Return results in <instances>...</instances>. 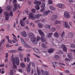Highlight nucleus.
<instances>
[{
    "label": "nucleus",
    "instance_id": "nucleus-1",
    "mask_svg": "<svg viewBox=\"0 0 75 75\" xmlns=\"http://www.w3.org/2000/svg\"><path fill=\"white\" fill-rule=\"evenodd\" d=\"M12 61L13 62L12 64L13 65V67L15 69H17V66L16 65V64L17 65H18L20 64V60L19 58L18 57H15V58L12 57Z\"/></svg>",
    "mask_w": 75,
    "mask_h": 75
},
{
    "label": "nucleus",
    "instance_id": "nucleus-2",
    "mask_svg": "<svg viewBox=\"0 0 75 75\" xmlns=\"http://www.w3.org/2000/svg\"><path fill=\"white\" fill-rule=\"evenodd\" d=\"M40 16V17H41V16H42V15L37 14L34 16L33 14V13H30L29 15V17L30 18H31L32 20H34L35 18H39Z\"/></svg>",
    "mask_w": 75,
    "mask_h": 75
},
{
    "label": "nucleus",
    "instance_id": "nucleus-3",
    "mask_svg": "<svg viewBox=\"0 0 75 75\" xmlns=\"http://www.w3.org/2000/svg\"><path fill=\"white\" fill-rule=\"evenodd\" d=\"M59 48H62L64 51H65V52H67V47L65 46L64 45H59Z\"/></svg>",
    "mask_w": 75,
    "mask_h": 75
},
{
    "label": "nucleus",
    "instance_id": "nucleus-4",
    "mask_svg": "<svg viewBox=\"0 0 75 75\" xmlns=\"http://www.w3.org/2000/svg\"><path fill=\"white\" fill-rule=\"evenodd\" d=\"M57 7H58L60 8L63 9L65 8V5L62 4H57Z\"/></svg>",
    "mask_w": 75,
    "mask_h": 75
},
{
    "label": "nucleus",
    "instance_id": "nucleus-5",
    "mask_svg": "<svg viewBox=\"0 0 75 75\" xmlns=\"http://www.w3.org/2000/svg\"><path fill=\"white\" fill-rule=\"evenodd\" d=\"M64 17L67 18H69L70 17V15L68 12L65 11L64 13Z\"/></svg>",
    "mask_w": 75,
    "mask_h": 75
},
{
    "label": "nucleus",
    "instance_id": "nucleus-6",
    "mask_svg": "<svg viewBox=\"0 0 75 75\" xmlns=\"http://www.w3.org/2000/svg\"><path fill=\"white\" fill-rule=\"evenodd\" d=\"M22 36L24 38H25L27 35V33L25 31H23L21 33Z\"/></svg>",
    "mask_w": 75,
    "mask_h": 75
},
{
    "label": "nucleus",
    "instance_id": "nucleus-7",
    "mask_svg": "<svg viewBox=\"0 0 75 75\" xmlns=\"http://www.w3.org/2000/svg\"><path fill=\"white\" fill-rule=\"evenodd\" d=\"M31 64V62H30L29 64L27 65L26 67L27 71L28 72H30V64Z\"/></svg>",
    "mask_w": 75,
    "mask_h": 75
},
{
    "label": "nucleus",
    "instance_id": "nucleus-8",
    "mask_svg": "<svg viewBox=\"0 0 75 75\" xmlns=\"http://www.w3.org/2000/svg\"><path fill=\"white\" fill-rule=\"evenodd\" d=\"M20 23L22 27H23L25 25V23L23 21V19H21L20 21Z\"/></svg>",
    "mask_w": 75,
    "mask_h": 75
},
{
    "label": "nucleus",
    "instance_id": "nucleus-9",
    "mask_svg": "<svg viewBox=\"0 0 75 75\" xmlns=\"http://www.w3.org/2000/svg\"><path fill=\"white\" fill-rule=\"evenodd\" d=\"M38 32L40 34V35L41 36H43V37H44L45 36V35H44V33L42 31V30H38Z\"/></svg>",
    "mask_w": 75,
    "mask_h": 75
},
{
    "label": "nucleus",
    "instance_id": "nucleus-10",
    "mask_svg": "<svg viewBox=\"0 0 75 75\" xmlns=\"http://www.w3.org/2000/svg\"><path fill=\"white\" fill-rule=\"evenodd\" d=\"M57 18H58V16L57 15H54L51 19V20H53V21H54V20H55V19H57Z\"/></svg>",
    "mask_w": 75,
    "mask_h": 75
},
{
    "label": "nucleus",
    "instance_id": "nucleus-11",
    "mask_svg": "<svg viewBox=\"0 0 75 75\" xmlns=\"http://www.w3.org/2000/svg\"><path fill=\"white\" fill-rule=\"evenodd\" d=\"M54 49L52 48H50L48 50V52H49V53H50V54H51V53H52V52H54Z\"/></svg>",
    "mask_w": 75,
    "mask_h": 75
},
{
    "label": "nucleus",
    "instance_id": "nucleus-12",
    "mask_svg": "<svg viewBox=\"0 0 75 75\" xmlns=\"http://www.w3.org/2000/svg\"><path fill=\"white\" fill-rule=\"evenodd\" d=\"M37 72L38 75H40L41 74V72L40 71V70L38 67H37Z\"/></svg>",
    "mask_w": 75,
    "mask_h": 75
},
{
    "label": "nucleus",
    "instance_id": "nucleus-13",
    "mask_svg": "<svg viewBox=\"0 0 75 75\" xmlns=\"http://www.w3.org/2000/svg\"><path fill=\"white\" fill-rule=\"evenodd\" d=\"M61 21H58L56 20L54 21V25H56L58 24H61Z\"/></svg>",
    "mask_w": 75,
    "mask_h": 75
},
{
    "label": "nucleus",
    "instance_id": "nucleus-14",
    "mask_svg": "<svg viewBox=\"0 0 75 75\" xmlns=\"http://www.w3.org/2000/svg\"><path fill=\"white\" fill-rule=\"evenodd\" d=\"M21 41L22 44L25 45H27V44H26L25 42V41H24L23 39V38H21Z\"/></svg>",
    "mask_w": 75,
    "mask_h": 75
},
{
    "label": "nucleus",
    "instance_id": "nucleus-15",
    "mask_svg": "<svg viewBox=\"0 0 75 75\" xmlns=\"http://www.w3.org/2000/svg\"><path fill=\"white\" fill-rule=\"evenodd\" d=\"M36 40L37 38H36L34 37L31 38V41L33 42H36Z\"/></svg>",
    "mask_w": 75,
    "mask_h": 75
},
{
    "label": "nucleus",
    "instance_id": "nucleus-16",
    "mask_svg": "<svg viewBox=\"0 0 75 75\" xmlns=\"http://www.w3.org/2000/svg\"><path fill=\"white\" fill-rule=\"evenodd\" d=\"M65 27L66 28H70V26H69V25H68L67 22H65Z\"/></svg>",
    "mask_w": 75,
    "mask_h": 75
},
{
    "label": "nucleus",
    "instance_id": "nucleus-17",
    "mask_svg": "<svg viewBox=\"0 0 75 75\" xmlns=\"http://www.w3.org/2000/svg\"><path fill=\"white\" fill-rule=\"evenodd\" d=\"M11 8L10 6H8L6 7V10H7V11H11Z\"/></svg>",
    "mask_w": 75,
    "mask_h": 75
},
{
    "label": "nucleus",
    "instance_id": "nucleus-18",
    "mask_svg": "<svg viewBox=\"0 0 75 75\" xmlns=\"http://www.w3.org/2000/svg\"><path fill=\"white\" fill-rule=\"evenodd\" d=\"M29 38H32V37H34V34H33V33H29L28 35Z\"/></svg>",
    "mask_w": 75,
    "mask_h": 75
},
{
    "label": "nucleus",
    "instance_id": "nucleus-19",
    "mask_svg": "<svg viewBox=\"0 0 75 75\" xmlns=\"http://www.w3.org/2000/svg\"><path fill=\"white\" fill-rule=\"evenodd\" d=\"M35 4H41V2L40 1H38L37 0L35 1Z\"/></svg>",
    "mask_w": 75,
    "mask_h": 75
},
{
    "label": "nucleus",
    "instance_id": "nucleus-20",
    "mask_svg": "<svg viewBox=\"0 0 75 75\" xmlns=\"http://www.w3.org/2000/svg\"><path fill=\"white\" fill-rule=\"evenodd\" d=\"M14 8H13L12 10L13 11H15L16 10V9L17 8V5L16 4H15V5H14Z\"/></svg>",
    "mask_w": 75,
    "mask_h": 75
},
{
    "label": "nucleus",
    "instance_id": "nucleus-21",
    "mask_svg": "<svg viewBox=\"0 0 75 75\" xmlns=\"http://www.w3.org/2000/svg\"><path fill=\"white\" fill-rule=\"evenodd\" d=\"M52 34H53V33H48L47 34V36L48 38H50V37L52 36Z\"/></svg>",
    "mask_w": 75,
    "mask_h": 75
},
{
    "label": "nucleus",
    "instance_id": "nucleus-22",
    "mask_svg": "<svg viewBox=\"0 0 75 75\" xmlns=\"http://www.w3.org/2000/svg\"><path fill=\"white\" fill-rule=\"evenodd\" d=\"M42 38L41 39V41H42V42H45V38H44V37L43 36H42Z\"/></svg>",
    "mask_w": 75,
    "mask_h": 75
},
{
    "label": "nucleus",
    "instance_id": "nucleus-23",
    "mask_svg": "<svg viewBox=\"0 0 75 75\" xmlns=\"http://www.w3.org/2000/svg\"><path fill=\"white\" fill-rule=\"evenodd\" d=\"M45 28H47V29H48L49 30H50V29H51V25H46Z\"/></svg>",
    "mask_w": 75,
    "mask_h": 75
},
{
    "label": "nucleus",
    "instance_id": "nucleus-24",
    "mask_svg": "<svg viewBox=\"0 0 75 75\" xmlns=\"http://www.w3.org/2000/svg\"><path fill=\"white\" fill-rule=\"evenodd\" d=\"M50 12V11H45L43 13L44 14V15H47V14H49V13Z\"/></svg>",
    "mask_w": 75,
    "mask_h": 75
},
{
    "label": "nucleus",
    "instance_id": "nucleus-25",
    "mask_svg": "<svg viewBox=\"0 0 75 75\" xmlns=\"http://www.w3.org/2000/svg\"><path fill=\"white\" fill-rule=\"evenodd\" d=\"M73 35H73V33H69L68 36H69L70 38H72Z\"/></svg>",
    "mask_w": 75,
    "mask_h": 75
},
{
    "label": "nucleus",
    "instance_id": "nucleus-26",
    "mask_svg": "<svg viewBox=\"0 0 75 75\" xmlns=\"http://www.w3.org/2000/svg\"><path fill=\"white\" fill-rule=\"evenodd\" d=\"M45 3H43L41 6V7H42L43 8H45Z\"/></svg>",
    "mask_w": 75,
    "mask_h": 75
},
{
    "label": "nucleus",
    "instance_id": "nucleus-27",
    "mask_svg": "<svg viewBox=\"0 0 75 75\" xmlns=\"http://www.w3.org/2000/svg\"><path fill=\"white\" fill-rule=\"evenodd\" d=\"M50 9L52 11H54L55 10V8L53 6H50Z\"/></svg>",
    "mask_w": 75,
    "mask_h": 75
},
{
    "label": "nucleus",
    "instance_id": "nucleus-28",
    "mask_svg": "<svg viewBox=\"0 0 75 75\" xmlns=\"http://www.w3.org/2000/svg\"><path fill=\"white\" fill-rule=\"evenodd\" d=\"M35 8L37 10H38L40 9V6L38 5H37L35 6Z\"/></svg>",
    "mask_w": 75,
    "mask_h": 75
},
{
    "label": "nucleus",
    "instance_id": "nucleus-29",
    "mask_svg": "<svg viewBox=\"0 0 75 75\" xmlns=\"http://www.w3.org/2000/svg\"><path fill=\"white\" fill-rule=\"evenodd\" d=\"M54 35L56 37H59V35H58V33L57 32H55L54 34Z\"/></svg>",
    "mask_w": 75,
    "mask_h": 75
},
{
    "label": "nucleus",
    "instance_id": "nucleus-30",
    "mask_svg": "<svg viewBox=\"0 0 75 75\" xmlns=\"http://www.w3.org/2000/svg\"><path fill=\"white\" fill-rule=\"evenodd\" d=\"M38 25L39 28H42V27L44 26L43 24L40 23H39L38 24Z\"/></svg>",
    "mask_w": 75,
    "mask_h": 75
},
{
    "label": "nucleus",
    "instance_id": "nucleus-31",
    "mask_svg": "<svg viewBox=\"0 0 75 75\" xmlns=\"http://www.w3.org/2000/svg\"><path fill=\"white\" fill-rule=\"evenodd\" d=\"M48 2L49 4H52L53 3L52 0H48Z\"/></svg>",
    "mask_w": 75,
    "mask_h": 75
},
{
    "label": "nucleus",
    "instance_id": "nucleus-32",
    "mask_svg": "<svg viewBox=\"0 0 75 75\" xmlns=\"http://www.w3.org/2000/svg\"><path fill=\"white\" fill-rule=\"evenodd\" d=\"M17 39L14 38H13V39L12 40V42L13 43H16V42H17Z\"/></svg>",
    "mask_w": 75,
    "mask_h": 75
},
{
    "label": "nucleus",
    "instance_id": "nucleus-33",
    "mask_svg": "<svg viewBox=\"0 0 75 75\" xmlns=\"http://www.w3.org/2000/svg\"><path fill=\"white\" fill-rule=\"evenodd\" d=\"M25 64L24 63L22 62L21 64V66L22 68H24L25 67Z\"/></svg>",
    "mask_w": 75,
    "mask_h": 75
},
{
    "label": "nucleus",
    "instance_id": "nucleus-34",
    "mask_svg": "<svg viewBox=\"0 0 75 75\" xmlns=\"http://www.w3.org/2000/svg\"><path fill=\"white\" fill-rule=\"evenodd\" d=\"M65 37V32H63L61 35V37L62 38H64Z\"/></svg>",
    "mask_w": 75,
    "mask_h": 75
},
{
    "label": "nucleus",
    "instance_id": "nucleus-35",
    "mask_svg": "<svg viewBox=\"0 0 75 75\" xmlns=\"http://www.w3.org/2000/svg\"><path fill=\"white\" fill-rule=\"evenodd\" d=\"M51 31L52 32H54L56 31V29L54 28H51Z\"/></svg>",
    "mask_w": 75,
    "mask_h": 75
},
{
    "label": "nucleus",
    "instance_id": "nucleus-36",
    "mask_svg": "<svg viewBox=\"0 0 75 75\" xmlns=\"http://www.w3.org/2000/svg\"><path fill=\"white\" fill-rule=\"evenodd\" d=\"M42 46L43 48H47V46L44 43H42Z\"/></svg>",
    "mask_w": 75,
    "mask_h": 75
},
{
    "label": "nucleus",
    "instance_id": "nucleus-37",
    "mask_svg": "<svg viewBox=\"0 0 75 75\" xmlns=\"http://www.w3.org/2000/svg\"><path fill=\"white\" fill-rule=\"evenodd\" d=\"M14 74V72L13 70H11L10 71V75H13Z\"/></svg>",
    "mask_w": 75,
    "mask_h": 75
},
{
    "label": "nucleus",
    "instance_id": "nucleus-38",
    "mask_svg": "<svg viewBox=\"0 0 75 75\" xmlns=\"http://www.w3.org/2000/svg\"><path fill=\"white\" fill-rule=\"evenodd\" d=\"M64 60L65 61V62H70V60L68 58H67L65 59H64Z\"/></svg>",
    "mask_w": 75,
    "mask_h": 75
},
{
    "label": "nucleus",
    "instance_id": "nucleus-39",
    "mask_svg": "<svg viewBox=\"0 0 75 75\" xmlns=\"http://www.w3.org/2000/svg\"><path fill=\"white\" fill-rule=\"evenodd\" d=\"M4 14L6 16H9V14H8V13L7 12H4Z\"/></svg>",
    "mask_w": 75,
    "mask_h": 75
},
{
    "label": "nucleus",
    "instance_id": "nucleus-40",
    "mask_svg": "<svg viewBox=\"0 0 75 75\" xmlns=\"http://www.w3.org/2000/svg\"><path fill=\"white\" fill-rule=\"evenodd\" d=\"M53 64L54 65H55V66H57V65H58V63L56 62H53Z\"/></svg>",
    "mask_w": 75,
    "mask_h": 75
},
{
    "label": "nucleus",
    "instance_id": "nucleus-41",
    "mask_svg": "<svg viewBox=\"0 0 75 75\" xmlns=\"http://www.w3.org/2000/svg\"><path fill=\"white\" fill-rule=\"evenodd\" d=\"M18 50V51H24V50L21 49V46H20L19 47Z\"/></svg>",
    "mask_w": 75,
    "mask_h": 75
},
{
    "label": "nucleus",
    "instance_id": "nucleus-42",
    "mask_svg": "<svg viewBox=\"0 0 75 75\" xmlns=\"http://www.w3.org/2000/svg\"><path fill=\"white\" fill-rule=\"evenodd\" d=\"M31 11L32 13H35V12L36 11L35 9L34 8L32 9L31 10Z\"/></svg>",
    "mask_w": 75,
    "mask_h": 75
},
{
    "label": "nucleus",
    "instance_id": "nucleus-43",
    "mask_svg": "<svg viewBox=\"0 0 75 75\" xmlns=\"http://www.w3.org/2000/svg\"><path fill=\"white\" fill-rule=\"evenodd\" d=\"M33 50L34 51H35L36 52H37L38 53V52L37 51H38V49L36 48H33Z\"/></svg>",
    "mask_w": 75,
    "mask_h": 75
},
{
    "label": "nucleus",
    "instance_id": "nucleus-44",
    "mask_svg": "<svg viewBox=\"0 0 75 75\" xmlns=\"http://www.w3.org/2000/svg\"><path fill=\"white\" fill-rule=\"evenodd\" d=\"M67 56L70 59H72V57H71V55L69 54H67Z\"/></svg>",
    "mask_w": 75,
    "mask_h": 75
},
{
    "label": "nucleus",
    "instance_id": "nucleus-45",
    "mask_svg": "<svg viewBox=\"0 0 75 75\" xmlns=\"http://www.w3.org/2000/svg\"><path fill=\"white\" fill-rule=\"evenodd\" d=\"M33 54L34 55H35V57H37V58H41V57L40 56L37 55V54H35V53H33Z\"/></svg>",
    "mask_w": 75,
    "mask_h": 75
},
{
    "label": "nucleus",
    "instance_id": "nucleus-46",
    "mask_svg": "<svg viewBox=\"0 0 75 75\" xmlns=\"http://www.w3.org/2000/svg\"><path fill=\"white\" fill-rule=\"evenodd\" d=\"M71 48H75V45L74 44H71Z\"/></svg>",
    "mask_w": 75,
    "mask_h": 75
},
{
    "label": "nucleus",
    "instance_id": "nucleus-47",
    "mask_svg": "<svg viewBox=\"0 0 75 75\" xmlns=\"http://www.w3.org/2000/svg\"><path fill=\"white\" fill-rule=\"evenodd\" d=\"M40 37L39 36H38L37 38V41L36 42H38L40 40Z\"/></svg>",
    "mask_w": 75,
    "mask_h": 75
},
{
    "label": "nucleus",
    "instance_id": "nucleus-48",
    "mask_svg": "<svg viewBox=\"0 0 75 75\" xmlns=\"http://www.w3.org/2000/svg\"><path fill=\"white\" fill-rule=\"evenodd\" d=\"M13 2L14 6H15L16 4H17L16 3H17V0H13Z\"/></svg>",
    "mask_w": 75,
    "mask_h": 75
},
{
    "label": "nucleus",
    "instance_id": "nucleus-49",
    "mask_svg": "<svg viewBox=\"0 0 75 75\" xmlns=\"http://www.w3.org/2000/svg\"><path fill=\"white\" fill-rule=\"evenodd\" d=\"M10 52H17V50H11Z\"/></svg>",
    "mask_w": 75,
    "mask_h": 75
},
{
    "label": "nucleus",
    "instance_id": "nucleus-50",
    "mask_svg": "<svg viewBox=\"0 0 75 75\" xmlns=\"http://www.w3.org/2000/svg\"><path fill=\"white\" fill-rule=\"evenodd\" d=\"M30 25H32V26L33 27H34V23H33L32 22H31L30 23Z\"/></svg>",
    "mask_w": 75,
    "mask_h": 75
},
{
    "label": "nucleus",
    "instance_id": "nucleus-51",
    "mask_svg": "<svg viewBox=\"0 0 75 75\" xmlns=\"http://www.w3.org/2000/svg\"><path fill=\"white\" fill-rule=\"evenodd\" d=\"M3 13V9H1V7H0V14H2Z\"/></svg>",
    "mask_w": 75,
    "mask_h": 75
},
{
    "label": "nucleus",
    "instance_id": "nucleus-52",
    "mask_svg": "<svg viewBox=\"0 0 75 75\" xmlns=\"http://www.w3.org/2000/svg\"><path fill=\"white\" fill-rule=\"evenodd\" d=\"M9 18V16H6L5 17V19L6 20H8Z\"/></svg>",
    "mask_w": 75,
    "mask_h": 75
},
{
    "label": "nucleus",
    "instance_id": "nucleus-53",
    "mask_svg": "<svg viewBox=\"0 0 75 75\" xmlns=\"http://www.w3.org/2000/svg\"><path fill=\"white\" fill-rule=\"evenodd\" d=\"M45 10V8H42L40 10V11L41 12H43Z\"/></svg>",
    "mask_w": 75,
    "mask_h": 75
},
{
    "label": "nucleus",
    "instance_id": "nucleus-54",
    "mask_svg": "<svg viewBox=\"0 0 75 75\" xmlns=\"http://www.w3.org/2000/svg\"><path fill=\"white\" fill-rule=\"evenodd\" d=\"M44 75H48V72L47 71H45L44 72Z\"/></svg>",
    "mask_w": 75,
    "mask_h": 75
},
{
    "label": "nucleus",
    "instance_id": "nucleus-55",
    "mask_svg": "<svg viewBox=\"0 0 75 75\" xmlns=\"http://www.w3.org/2000/svg\"><path fill=\"white\" fill-rule=\"evenodd\" d=\"M32 66L33 67H35V63H33V62H32Z\"/></svg>",
    "mask_w": 75,
    "mask_h": 75
},
{
    "label": "nucleus",
    "instance_id": "nucleus-56",
    "mask_svg": "<svg viewBox=\"0 0 75 75\" xmlns=\"http://www.w3.org/2000/svg\"><path fill=\"white\" fill-rule=\"evenodd\" d=\"M27 59L28 62H29V61H30V58L28 57H27Z\"/></svg>",
    "mask_w": 75,
    "mask_h": 75
},
{
    "label": "nucleus",
    "instance_id": "nucleus-57",
    "mask_svg": "<svg viewBox=\"0 0 75 75\" xmlns=\"http://www.w3.org/2000/svg\"><path fill=\"white\" fill-rule=\"evenodd\" d=\"M8 42L9 43H10V44H11L12 43V41L11 40H10L9 39L8 40Z\"/></svg>",
    "mask_w": 75,
    "mask_h": 75
},
{
    "label": "nucleus",
    "instance_id": "nucleus-58",
    "mask_svg": "<svg viewBox=\"0 0 75 75\" xmlns=\"http://www.w3.org/2000/svg\"><path fill=\"white\" fill-rule=\"evenodd\" d=\"M18 70L19 72H23V71H22V70L21 69H18Z\"/></svg>",
    "mask_w": 75,
    "mask_h": 75
},
{
    "label": "nucleus",
    "instance_id": "nucleus-59",
    "mask_svg": "<svg viewBox=\"0 0 75 75\" xmlns=\"http://www.w3.org/2000/svg\"><path fill=\"white\" fill-rule=\"evenodd\" d=\"M4 41H5V39H4L1 41L2 44H4Z\"/></svg>",
    "mask_w": 75,
    "mask_h": 75
},
{
    "label": "nucleus",
    "instance_id": "nucleus-60",
    "mask_svg": "<svg viewBox=\"0 0 75 75\" xmlns=\"http://www.w3.org/2000/svg\"><path fill=\"white\" fill-rule=\"evenodd\" d=\"M8 53H6V54L5 57L6 58H8Z\"/></svg>",
    "mask_w": 75,
    "mask_h": 75
},
{
    "label": "nucleus",
    "instance_id": "nucleus-61",
    "mask_svg": "<svg viewBox=\"0 0 75 75\" xmlns=\"http://www.w3.org/2000/svg\"><path fill=\"white\" fill-rule=\"evenodd\" d=\"M55 59H57V58H59V56L57 55H56L55 56Z\"/></svg>",
    "mask_w": 75,
    "mask_h": 75
},
{
    "label": "nucleus",
    "instance_id": "nucleus-62",
    "mask_svg": "<svg viewBox=\"0 0 75 75\" xmlns=\"http://www.w3.org/2000/svg\"><path fill=\"white\" fill-rule=\"evenodd\" d=\"M13 12L12 11H11V12H10V15L11 16H13Z\"/></svg>",
    "mask_w": 75,
    "mask_h": 75
},
{
    "label": "nucleus",
    "instance_id": "nucleus-63",
    "mask_svg": "<svg viewBox=\"0 0 75 75\" xmlns=\"http://www.w3.org/2000/svg\"><path fill=\"white\" fill-rule=\"evenodd\" d=\"M26 45H26V46H27V48H31V46H30V45H28L27 44Z\"/></svg>",
    "mask_w": 75,
    "mask_h": 75
},
{
    "label": "nucleus",
    "instance_id": "nucleus-64",
    "mask_svg": "<svg viewBox=\"0 0 75 75\" xmlns=\"http://www.w3.org/2000/svg\"><path fill=\"white\" fill-rule=\"evenodd\" d=\"M19 56H21V57H23L24 56V54L21 53H20L19 54Z\"/></svg>",
    "mask_w": 75,
    "mask_h": 75
}]
</instances>
